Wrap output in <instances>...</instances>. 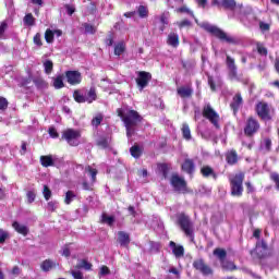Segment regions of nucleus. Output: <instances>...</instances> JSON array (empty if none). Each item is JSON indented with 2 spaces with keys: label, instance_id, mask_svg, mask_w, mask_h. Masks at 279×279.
Here are the masks:
<instances>
[{
  "label": "nucleus",
  "instance_id": "36",
  "mask_svg": "<svg viewBox=\"0 0 279 279\" xmlns=\"http://www.w3.org/2000/svg\"><path fill=\"white\" fill-rule=\"evenodd\" d=\"M76 197H77V195H75V192L69 190L65 193L64 204H66L69 206L71 204V202H73Z\"/></svg>",
  "mask_w": 279,
  "mask_h": 279
},
{
  "label": "nucleus",
  "instance_id": "24",
  "mask_svg": "<svg viewBox=\"0 0 279 279\" xmlns=\"http://www.w3.org/2000/svg\"><path fill=\"white\" fill-rule=\"evenodd\" d=\"M130 154L133 158H140L141 156H143V148H141V146L138 145H133L130 148Z\"/></svg>",
  "mask_w": 279,
  "mask_h": 279
},
{
  "label": "nucleus",
  "instance_id": "16",
  "mask_svg": "<svg viewBox=\"0 0 279 279\" xmlns=\"http://www.w3.org/2000/svg\"><path fill=\"white\" fill-rule=\"evenodd\" d=\"M130 233L125 231L118 232V243L121 245V247H130Z\"/></svg>",
  "mask_w": 279,
  "mask_h": 279
},
{
  "label": "nucleus",
  "instance_id": "56",
  "mask_svg": "<svg viewBox=\"0 0 279 279\" xmlns=\"http://www.w3.org/2000/svg\"><path fill=\"white\" fill-rule=\"evenodd\" d=\"M177 12H180L181 14H189L190 16H194L193 11L189 10V8L186 7L179 8Z\"/></svg>",
  "mask_w": 279,
  "mask_h": 279
},
{
  "label": "nucleus",
  "instance_id": "40",
  "mask_svg": "<svg viewBox=\"0 0 279 279\" xmlns=\"http://www.w3.org/2000/svg\"><path fill=\"white\" fill-rule=\"evenodd\" d=\"M85 171H87L89 174H90V178H92V182H97V169L90 167V166H87L85 168Z\"/></svg>",
  "mask_w": 279,
  "mask_h": 279
},
{
  "label": "nucleus",
  "instance_id": "33",
  "mask_svg": "<svg viewBox=\"0 0 279 279\" xmlns=\"http://www.w3.org/2000/svg\"><path fill=\"white\" fill-rule=\"evenodd\" d=\"M125 53V43L120 41L114 46V56H122Z\"/></svg>",
  "mask_w": 279,
  "mask_h": 279
},
{
  "label": "nucleus",
  "instance_id": "3",
  "mask_svg": "<svg viewBox=\"0 0 279 279\" xmlns=\"http://www.w3.org/2000/svg\"><path fill=\"white\" fill-rule=\"evenodd\" d=\"M178 225L182 232H184L185 236L191 239V241L195 239V227L193 226V222L191 221L189 216L180 214L178 216Z\"/></svg>",
  "mask_w": 279,
  "mask_h": 279
},
{
  "label": "nucleus",
  "instance_id": "13",
  "mask_svg": "<svg viewBox=\"0 0 279 279\" xmlns=\"http://www.w3.org/2000/svg\"><path fill=\"white\" fill-rule=\"evenodd\" d=\"M58 267H60V263H58V262H56L53 259H50V258L45 259L40 264V269L46 271V272H49L52 269H58Z\"/></svg>",
  "mask_w": 279,
  "mask_h": 279
},
{
  "label": "nucleus",
  "instance_id": "53",
  "mask_svg": "<svg viewBox=\"0 0 279 279\" xmlns=\"http://www.w3.org/2000/svg\"><path fill=\"white\" fill-rule=\"evenodd\" d=\"M180 256H184V246L177 245L175 246V257L180 258Z\"/></svg>",
  "mask_w": 279,
  "mask_h": 279
},
{
  "label": "nucleus",
  "instance_id": "44",
  "mask_svg": "<svg viewBox=\"0 0 279 279\" xmlns=\"http://www.w3.org/2000/svg\"><path fill=\"white\" fill-rule=\"evenodd\" d=\"M43 195L46 202H49L51 199L52 193H51V189H49V185H44Z\"/></svg>",
  "mask_w": 279,
  "mask_h": 279
},
{
  "label": "nucleus",
  "instance_id": "38",
  "mask_svg": "<svg viewBox=\"0 0 279 279\" xmlns=\"http://www.w3.org/2000/svg\"><path fill=\"white\" fill-rule=\"evenodd\" d=\"M101 121H104V114L98 113L96 117L92 119V125L94 128H99L101 125Z\"/></svg>",
  "mask_w": 279,
  "mask_h": 279
},
{
  "label": "nucleus",
  "instance_id": "17",
  "mask_svg": "<svg viewBox=\"0 0 279 279\" xmlns=\"http://www.w3.org/2000/svg\"><path fill=\"white\" fill-rule=\"evenodd\" d=\"M227 66L229 69L230 80H236V64H234V59L227 57Z\"/></svg>",
  "mask_w": 279,
  "mask_h": 279
},
{
  "label": "nucleus",
  "instance_id": "11",
  "mask_svg": "<svg viewBox=\"0 0 279 279\" xmlns=\"http://www.w3.org/2000/svg\"><path fill=\"white\" fill-rule=\"evenodd\" d=\"M177 94L179 97H181V99H191L193 95V87L191 84L181 85L177 88Z\"/></svg>",
  "mask_w": 279,
  "mask_h": 279
},
{
  "label": "nucleus",
  "instance_id": "62",
  "mask_svg": "<svg viewBox=\"0 0 279 279\" xmlns=\"http://www.w3.org/2000/svg\"><path fill=\"white\" fill-rule=\"evenodd\" d=\"M270 178H271V180H274V182H275V184H276V186H277V189H278V191H279V174L278 173H271L270 174Z\"/></svg>",
  "mask_w": 279,
  "mask_h": 279
},
{
  "label": "nucleus",
  "instance_id": "60",
  "mask_svg": "<svg viewBox=\"0 0 279 279\" xmlns=\"http://www.w3.org/2000/svg\"><path fill=\"white\" fill-rule=\"evenodd\" d=\"M99 275L100 276H110V268H108V266H101Z\"/></svg>",
  "mask_w": 279,
  "mask_h": 279
},
{
  "label": "nucleus",
  "instance_id": "14",
  "mask_svg": "<svg viewBox=\"0 0 279 279\" xmlns=\"http://www.w3.org/2000/svg\"><path fill=\"white\" fill-rule=\"evenodd\" d=\"M175 191L177 193H189V187L186 186V181L182 177H175Z\"/></svg>",
  "mask_w": 279,
  "mask_h": 279
},
{
  "label": "nucleus",
  "instance_id": "35",
  "mask_svg": "<svg viewBox=\"0 0 279 279\" xmlns=\"http://www.w3.org/2000/svg\"><path fill=\"white\" fill-rule=\"evenodd\" d=\"M137 13L140 19H147V16H149V9L145 5H140L137 7Z\"/></svg>",
  "mask_w": 279,
  "mask_h": 279
},
{
  "label": "nucleus",
  "instance_id": "18",
  "mask_svg": "<svg viewBox=\"0 0 279 279\" xmlns=\"http://www.w3.org/2000/svg\"><path fill=\"white\" fill-rule=\"evenodd\" d=\"M12 228L17 232V234H22V236H27L29 234V228L25 225L19 223V221H13Z\"/></svg>",
  "mask_w": 279,
  "mask_h": 279
},
{
  "label": "nucleus",
  "instance_id": "52",
  "mask_svg": "<svg viewBox=\"0 0 279 279\" xmlns=\"http://www.w3.org/2000/svg\"><path fill=\"white\" fill-rule=\"evenodd\" d=\"M48 134H49V136H51V138H60V134L53 126L49 128Z\"/></svg>",
  "mask_w": 279,
  "mask_h": 279
},
{
  "label": "nucleus",
  "instance_id": "25",
  "mask_svg": "<svg viewBox=\"0 0 279 279\" xmlns=\"http://www.w3.org/2000/svg\"><path fill=\"white\" fill-rule=\"evenodd\" d=\"M75 269H86V271H89V269H93V264L86 259H81L75 266Z\"/></svg>",
  "mask_w": 279,
  "mask_h": 279
},
{
  "label": "nucleus",
  "instance_id": "15",
  "mask_svg": "<svg viewBox=\"0 0 279 279\" xmlns=\"http://www.w3.org/2000/svg\"><path fill=\"white\" fill-rule=\"evenodd\" d=\"M181 168L182 171L189 173V175H192V173H195V161H193V159L185 158Z\"/></svg>",
  "mask_w": 279,
  "mask_h": 279
},
{
  "label": "nucleus",
  "instance_id": "37",
  "mask_svg": "<svg viewBox=\"0 0 279 279\" xmlns=\"http://www.w3.org/2000/svg\"><path fill=\"white\" fill-rule=\"evenodd\" d=\"M44 69H45V73L47 75H51V73H53V61L51 60H46L44 62Z\"/></svg>",
  "mask_w": 279,
  "mask_h": 279
},
{
  "label": "nucleus",
  "instance_id": "46",
  "mask_svg": "<svg viewBox=\"0 0 279 279\" xmlns=\"http://www.w3.org/2000/svg\"><path fill=\"white\" fill-rule=\"evenodd\" d=\"M8 239H10V233L8 231H4L3 229H0V245H2V243H5Z\"/></svg>",
  "mask_w": 279,
  "mask_h": 279
},
{
  "label": "nucleus",
  "instance_id": "31",
  "mask_svg": "<svg viewBox=\"0 0 279 279\" xmlns=\"http://www.w3.org/2000/svg\"><path fill=\"white\" fill-rule=\"evenodd\" d=\"M53 86L57 90H60V88H64V76L62 75H58L54 80H53Z\"/></svg>",
  "mask_w": 279,
  "mask_h": 279
},
{
  "label": "nucleus",
  "instance_id": "32",
  "mask_svg": "<svg viewBox=\"0 0 279 279\" xmlns=\"http://www.w3.org/2000/svg\"><path fill=\"white\" fill-rule=\"evenodd\" d=\"M101 223H107V226H114V216H108L106 213L101 215Z\"/></svg>",
  "mask_w": 279,
  "mask_h": 279
},
{
  "label": "nucleus",
  "instance_id": "29",
  "mask_svg": "<svg viewBox=\"0 0 279 279\" xmlns=\"http://www.w3.org/2000/svg\"><path fill=\"white\" fill-rule=\"evenodd\" d=\"M242 104H243V98L241 97L240 94H236L235 97H233L231 108H233V110H239Z\"/></svg>",
  "mask_w": 279,
  "mask_h": 279
},
{
  "label": "nucleus",
  "instance_id": "10",
  "mask_svg": "<svg viewBox=\"0 0 279 279\" xmlns=\"http://www.w3.org/2000/svg\"><path fill=\"white\" fill-rule=\"evenodd\" d=\"M260 128V124H258V121L254 120L253 118H250L246 122V126L244 129V134L246 136H252V134H256Z\"/></svg>",
  "mask_w": 279,
  "mask_h": 279
},
{
  "label": "nucleus",
  "instance_id": "28",
  "mask_svg": "<svg viewBox=\"0 0 279 279\" xmlns=\"http://www.w3.org/2000/svg\"><path fill=\"white\" fill-rule=\"evenodd\" d=\"M24 24H26L28 27H34V25H36V17H34V15L32 13H27L24 16Z\"/></svg>",
  "mask_w": 279,
  "mask_h": 279
},
{
  "label": "nucleus",
  "instance_id": "39",
  "mask_svg": "<svg viewBox=\"0 0 279 279\" xmlns=\"http://www.w3.org/2000/svg\"><path fill=\"white\" fill-rule=\"evenodd\" d=\"M260 149H263L264 151H270V149H271V140L264 138L260 143Z\"/></svg>",
  "mask_w": 279,
  "mask_h": 279
},
{
  "label": "nucleus",
  "instance_id": "54",
  "mask_svg": "<svg viewBox=\"0 0 279 279\" xmlns=\"http://www.w3.org/2000/svg\"><path fill=\"white\" fill-rule=\"evenodd\" d=\"M134 128H136V126H132V125L125 126L128 138H132V136H134V134L136 132V130H134Z\"/></svg>",
  "mask_w": 279,
  "mask_h": 279
},
{
  "label": "nucleus",
  "instance_id": "41",
  "mask_svg": "<svg viewBox=\"0 0 279 279\" xmlns=\"http://www.w3.org/2000/svg\"><path fill=\"white\" fill-rule=\"evenodd\" d=\"M222 269H227V271H232L236 269V266L232 262L225 260L221 263Z\"/></svg>",
  "mask_w": 279,
  "mask_h": 279
},
{
  "label": "nucleus",
  "instance_id": "1",
  "mask_svg": "<svg viewBox=\"0 0 279 279\" xmlns=\"http://www.w3.org/2000/svg\"><path fill=\"white\" fill-rule=\"evenodd\" d=\"M117 114L118 117H120L121 121L124 123V128H130V125L136 128L138 123L143 122V117L138 114V111L134 109H129L124 111L123 109L118 108Z\"/></svg>",
  "mask_w": 279,
  "mask_h": 279
},
{
  "label": "nucleus",
  "instance_id": "27",
  "mask_svg": "<svg viewBox=\"0 0 279 279\" xmlns=\"http://www.w3.org/2000/svg\"><path fill=\"white\" fill-rule=\"evenodd\" d=\"M220 5L225 8L226 10H234L236 8V1L235 0H222L220 2Z\"/></svg>",
  "mask_w": 279,
  "mask_h": 279
},
{
  "label": "nucleus",
  "instance_id": "8",
  "mask_svg": "<svg viewBox=\"0 0 279 279\" xmlns=\"http://www.w3.org/2000/svg\"><path fill=\"white\" fill-rule=\"evenodd\" d=\"M149 82H151V73L145 71L137 72L136 84L141 90H143V88H147Z\"/></svg>",
  "mask_w": 279,
  "mask_h": 279
},
{
  "label": "nucleus",
  "instance_id": "7",
  "mask_svg": "<svg viewBox=\"0 0 279 279\" xmlns=\"http://www.w3.org/2000/svg\"><path fill=\"white\" fill-rule=\"evenodd\" d=\"M256 112L264 121H269V119H271V108L267 102H258L256 106Z\"/></svg>",
  "mask_w": 279,
  "mask_h": 279
},
{
  "label": "nucleus",
  "instance_id": "55",
  "mask_svg": "<svg viewBox=\"0 0 279 279\" xmlns=\"http://www.w3.org/2000/svg\"><path fill=\"white\" fill-rule=\"evenodd\" d=\"M8 106H9L8 99L0 96V110H8Z\"/></svg>",
  "mask_w": 279,
  "mask_h": 279
},
{
  "label": "nucleus",
  "instance_id": "48",
  "mask_svg": "<svg viewBox=\"0 0 279 279\" xmlns=\"http://www.w3.org/2000/svg\"><path fill=\"white\" fill-rule=\"evenodd\" d=\"M26 198L28 204H34V202H36V193L34 191H28L26 193Z\"/></svg>",
  "mask_w": 279,
  "mask_h": 279
},
{
  "label": "nucleus",
  "instance_id": "5",
  "mask_svg": "<svg viewBox=\"0 0 279 279\" xmlns=\"http://www.w3.org/2000/svg\"><path fill=\"white\" fill-rule=\"evenodd\" d=\"M243 180H245V174H243V172H240L234 177L230 178L232 195H235L238 197H241V195H243Z\"/></svg>",
  "mask_w": 279,
  "mask_h": 279
},
{
  "label": "nucleus",
  "instance_id": "9",
  "mask_svg": "<svg viewBox=\"0 0 279 279\" xmlns=\"http://www.w3.org/2000/svg\"><path fill=\"white\" fill-rule=\"evenodd\" d=\"M65 77L68 84H70L71 86H77V84H82V73L80 71H66Z\"/></svg>",
  "mask_w": 279,
  "mask_h": 279
},
{
  "label": "nucleus",
  "instance_id": "63",
  "mask_svg": "<svg viewBox=\"0 0 279 279\" xmlns=\"http://www.w3.org/2000/svg\"><path fill=\"white\" fill-rule=\"evenodd\" d=\"M179 27L183 29V27H191V22L189 20H183L179 23Z\"/></svg>",
  "mask_w": 279,
  "mask_h": 279
},
{
  "label": "nucleus",
  "instance_id": "22",
  "mask_svg": "<svg viewBox=\"0 0 279 279\" xmlns=\"http://www.w3.org/2000/svg\"><path fill=\"white\" fill-rule=\"evenodd\" d=\"M87 104H93V101H97V90L95 87H90L87 95L85 96Z\"/></svg>",
  "mask_w": 279,
  "mask_h": 279
},
{
  "label": "nucleus",
  "instance_id": "20",
  "mask_svg": "<svg viewBox=\"0 0 279 279\" xmlns=\"http://www.w3.org/2000/svg\"><path fill=\"white\" fill-rule=\"evenodd\" d=\"M40 165L41 167H53V157L51 155H43L40 156Z\"/></svg>",
  "mask_w": 279,
  "mask_h": 279
},
{
  "label": "nucleus",
  "instance_id": "57",
  "mask_svg": "<svg viewBox=\"0 0 279 279\" xmlns=\"http://www.w3.org/2000/svg\"><path fill=\"white\" fill-rule=\"evenodd\" d=\"M5 29H8V22L3 21L0 24V38H2L3 34H5Z\"/></svg>",
  "mask_w": 279,
  "mask_h": 279
},
{
  "label": "nucleus",
  "instance_id": "45",
  "mask_svg": "<svg viewBox=\"0 0 279 279\" xmlns=\"http://www.w3.org/2000/svg\"><path fill=\"white\" fill-rule=\"evenodd\" d=\"M83 27L85 29V34H96V32H97L95 26H93L92 24H88V23H84Z\"/></svg>",
  "mask_w": 279,
  "mask_h": 279
},
{
  "label": "nucleus",
  "instance_id": "50",
  "mask_svg": "<svg viewBox=\"0 0 279 279\" xmlns=\"http://www.w3.org/2000/svg\"><path fill=\"white\" fill-rule=\"evenodd\" d=\"M33 43L34 45H36L37 47H41L43 46V38L40 33H36V35L33 38Z\"/></svg>",
  "mask_w": 279,
  "mask_h": 279
},
{
  "label": "nucleus",
  "instance_id": "51",
  "mask_svg": "<svg viewBox=\"0 0 279 279\" xmlns=\"http://www.w3.org/2000/svg\"><path fill=\"white\" fill-rule=\"evenodd\" d=\"M47 208L50 213H56L57 208H58V202L56 201H50L47 204Z\"/></svg>",
  "mask_w": 279,
  "mask_h": 279
},
{
  "label": "nucleus",
  "instance_id": "19",
  "mask_svg": "<svg viewBox=\"0 0 279 279\" xmlns=\"http://www.w3.org/2000/svg\"><path fill=\"white\" fill-rule=\"evenodd\" d=\"M226 160L228 165H236V162H239V155L236 154V150H229L226 155Z\"/></svg>",
  "mask_w": 279,
  "mask_h": 279
},
{
  "label": "nucleus",
  "instance_id": "49",
  "mask_svg": "<svg viewBox=\"0 0 279 279\" xmlns=\"http://www.w3.org/2000/svg\"><path fill=\"white\" fill-rule=\"evenodd\" d=\"M71 243H68L63 246L61 256H64L65 258H69L71 256V248H70Z\"/></svg>",
  "mask_w": 279,
  "mask_h": 279
},
{
  "label": "nucleus",
  "instance_id": "34",
  "mask_svg": "<svg viewBox=\"0 0 279 279\" xmlns=\"http://www.w3.org/2000/svg\"><path fill=\"white\" fill-rule=\"evenodd\" d=\"M214 256H217V258H219L220 263L226 262V256H227L226 250H223V248H216L214 251Z\"/></svg>",
  "mask_w": 279,
  "mask_h": 279
},
{
  "label": "nucleus",
  "instance_id": "6",
  "mask_svg": "<svg viewBox=\"0 0 279 279\" xmlns=\"http://www.w3.org/2000/svg\"><path fill=\"white\" fill-rule=\"evenodd\" d=\"M203 117L205 119H208V121L219 130V121H221V118L219 117V113L213 109L210 105H205L203 108Z\"/></svg>",
  "mask_w": 279,
  "mask_h": 279
},
{
  "label": "nucleus",
  "instance_id": "59",
  "mask_svg": "<svg viewBox=\"0 0 279 279\" xmlns=\"http://www.w3.org/2000/svg\"><path fill=\"white\" fill-rule=\"evenodd\" d=\"M71 275L73 276L74 279H84V274L82 271L77 270H72Z\"/></svg>",
  "mask_w": 279,
  "mask_h": 279
},
{
  "label": "nucleus",
  "instance_id": "47",
  "mask_svg": "<svg viewBox=\"0 0 279 279\" xmlns=\"http://www.w3.org/2000/svg\"><path fill=\"white\" fill-rule=\"evenodd\" d=\"M105 43L108 47H112V45H114V33L109 32L107 38L105 39Z\"/></svg>",
  "mask_w": 279,
  "mask_h": 279
},
{
  "label": "nucleus",
  "instance_id": "61",
  "mask_svg": "<svg viewBox=\"0 0 279 279\" xmlns=\"http://www.w3.org/2000/svg\"><path fill=\"white\" fill-rule=\"evenodd\" d=\"M65 10L69 16H73V14H75V7L73 5L65 4Z\"/></svg>",
  "mask_w": 279,
  "mask_h": 279
},
{
  "label": "nucleus",
  "instance_id": "2",
  "mask_svg": "<svg viewBox=\"0 0 279 279\" xmlns=\"http://www.w3.org/2000/svg\"><path fill=\"white\" fill-rule=\"evenodd\" d=\"M201 27H203V29L209 32V34H213V36H216V38H219V40H222L223 43H229L230 45H236V43H239V39L227 35L226 32L221 31L217 26L210 25L208 23H203L201 24Z\"/></svg>",
  "mask_w": 279,
  "mask_h": 279
},
{
  "label": "nucleus",
  "instance_id": "43",
  "mask_svg": "<svg viewBox=\"0 0 279 279\" xmlns=\"http://www.w3.org/2000/svg\"><path fill=\"white\" fill-rule=\"evenodd\" d=\"M96 145L98 147H101L102 149H108V137H100L97 142Z\"/></svg>",
  "mask_w": 279,
  "mask_h": 279
},
{
  "label": "nucleus",
  "instance_id": "42",
  "mask_svg": "<svg viewBox=\"0 0 279 279\" xmlns=\"http://www.w3.org/2000/svg\"><path fill=\"white\" fill-rule=\"evenodd\" d=\"M53 38H54V33L53 31H51L50 28L46 29L45 32V40L48 44L53 43Z\"/></svg>",
  "mask_w": 279,
  "mask_h": 279
},
{
  "label": "nucleus",
  "instance_id": "12",
  "mask_svg": "<svg viewBox=\"0 0 279 279\" xmlns=\"http://www.w3.org/2000/svg\"><path fill=\"white\" fill-rule=\"evenodd\" d=\"M193 267H195L197 271H201V274H204V276H210V274H213V269H210L203 259L195 260Z\"/></svg>",
  "mask_w": 279,
  "mask_h": 279
},
{
  "label": "nucleus",
  "instance_id": "4",
  "mask_svg": "<svg viewBox=\"0 0 279 279\" xmlns=\"http://www.w3.org/2000/svg\"><path fill=\"white\" fill-rule=\"evenodd\" d=\"M80 138H82V132L75 129H66L61 135V141H66L71 147H77L80 145Z\"/></svg>",
  "mask_w": 279,
  "mask_h": 279
},
{
  "label": "nucleus",
  "instance_id": "26",
  "mask_svg": "<svg viewBox=\"0 0 279 279\" xmlns=\"http://www.w3.org/2000/svg\"><path fill=\"white\" fill-rule=\"evenodd\" d=\"M73 98L76 104H86V96H83L80 89L74 90Z\"/></svg>",
  "mask_w": 279,
  "mask_h": 279
},
{
  "label": "nucleus",
  "instance_id": "58",
  "mask_svg": "<svg viewBox=\"0 0 279 279\" xmlns=\"http://www.w3.org/2000/svg\"><path fill=\"white\" fill-rule=\"evenodd\" d=\"M168 45L175 47V33H172L168 36Z\"/></svg>",
  "mask_w": 279,
  "mask_h": 279
},
{
  "label": "nucleus",
  "instance_id": "21",
  "mask_svg": "<svg viewBox=\"0 0 279 279\" xmlns=\"http://www.w3.org/2000/svg\"><path fill=\"white\" fill-rule=\"evenodd\" d=\"M201 173L203 178H210V175L213 178H217V174H215V170H213V168L209 166H203L201 169Z\"/></svg>",
  "mask_w": 279,
  "mask_h": 279
},
{
  "label": "nucleus",
  "instance_id": "64",
  "mask_svg": "<svg viewBox=\"0 0 279 279\" xmlns=\"http://www.w3.org/2000/svg\"><path fill=\"white\" fill-rule=\"evenodd\" d=\"M160 23L161 25H169V20L167 19V15L163 13L160 15Z\"/></svg>",
  "mask_w": 279,
  "mask_h": 279
},
{
  "label": "nucleus",
  "instance_id": "30",
  "mask_svg": "<svg viewBox=\"0 0 279 279\" xmlns=\"http://www.w3.org/2000/svg\"><path fill=\"white\" fill-rule=\"evenodd\" d=\"M182 136L183 138H185V141H191L192 136H191V128H189V124L183 123L182 128Z\"/></svg>",
  "mask_w": 279,
  "mask_h": 279
},
{
  "label": "nucleus",
  "instance_id": "23",
  "mask_svg": "<svg viewBox=\"0 0 279 279\" xmlns=\"http://www.w3.org/2000/svg\"><path fill=\"white\" fill-rule=\"evenodd\" d=\"M157 169H158V172L161 173L162 178H165V180H167V178L169 175V171H170L169 165L158 163Z\"/></svg>",
  "mask_w": 279,
  "mask_h": 279
}]
</instances>
